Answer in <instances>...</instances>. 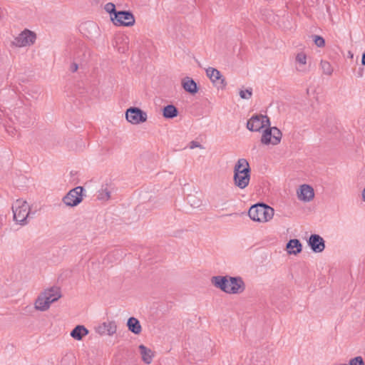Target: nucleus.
Instances as JSON below:
<instances>
[{
	"instance_id": "b1692460",
	"label": "nucleus",
	"mask_w": 365,
	"mask_h": 365,
	"mask_svg": "<svg viewBox=\"0 0 365 365\" xmlns=\"http://www.w3.org/2000/svg\"><path fill=\"white\" fill-rule=\"evenodd\" d=\"M163 116L165 118H174L178 115V110L173 105H168L163 108Z\"/></svg>"
},
{
	"instance_id": "393cba45",
	"label": "nucleus",
	"mask_w": 365,
	"mask_h": 365,
	"mask_svg": "<svg viewBox=\"0 0 365 365\" xmlns=\"http://www.w3.org/2000/svg\"><path fill=\"white\" fill-rule=\"evenodd\" d=\"M336 365H365V361L361 356H356L350 358L346 362H341Z\"/></svg>"
},
{
	"instance_id": "1a4fd4ad",
	"label": "nucleus",
	"mask_w": 365,
	"mask_h": 365,
	"mask_svg": "<svg viewBox=\"0 0 365 365\" xmlns=\"http://www.w3.org/2000/svg\"><path fill=\"white\" fill-rule=\"evenodd\" d=\"M282 139V133L277 127H267L262 132L260 141L267 146L278 145Z\"/></svg>"
},
{
	"instance_id": "f8f14e48",
	"label": "nucleus",
	"mask_w": 365,
	"mask_h": 365,
	"mask_svg": "<svg viewBox=\"0 0 365 365\" xmlns=\"http://www.w3.org/2000/svg\"><path fill=\"white\" fill-rule=\"evenodd\" d=\"M270 125V121L267 116L256 115L250 118L247 123V128L252 132H262Z\"/></svg>"
},
{
	"instance_id": "4468645a",
	"label": "nucleus",
	"mask_w": 365,
	"mask_h": 365,
	"mask_svg": "<svg viewBox=\"0 0 365 365\" xmlns=\"http://www.w3.org/2000/svg\"><path fill=\"white\" fill-rule=\"evenodd\" d=\"M307 245L314 253H322L325 250V240L318 234H312L308 238Z\"/></svg>"
},
{
	"instance_id": "f257e3e1",
	"label": "nucleus",
	"mask_w": 365,
	"mask_h": 365,
	"mask_svg": "<svg viewBox=\"0 0 365 365\" xmlns=\"http://www.w3.org/2000/svg\"><path fill=\"white\" fill-rule=\"evenodd\" d=\"M212 284L227 294H242L246 289V284L240 276L217 275L211 278Z\"/></svg>"
},
{
	"instance_id": "2f4dec72",
	"label": "nucleus",
	"mask_w": 365,
	"mask_h": 365,
	"mask_svg": "<svg viewBox=\"0 0 365 365\" xmlns=\"http://www.w3.org/2000/svg\"><path fill=\"white\" fill-rule=\"evenodd\" d=\"M361 198L362 201L365 202V187L362 189L361 192Z\"/></svg>"
},
{
	"instance_id": "4be33fe9",
	"label": "nucleus",
	"mask_w": 365,
	"mask_h": 365,
	"mask_svg": "<svg viewBox=\"0 0 365 365\" xmlns=\"http://www.w3.org/2000/svg\"><path fill=\"white\" fill-rule=\"evenodd\" d=\"M89 334L88 329L83 325L76 326L70 333V336L76 341H81Z\"/></svg>"
},
{
	"instance_id": "a878e982",
	"label": "nucleus",
	"mask_w": 365,
	"mask_h": 365,
	"mask_svg": "<svg viewBox=\"0 0 365 365\" xmlns=\"http://www.w3.org/2000/svg\"><path fill=\"white\" fill-rule=\"evenodd\" d=\"M320 67L324 74L331 76L333 73V68L329 62L327 61H321Z\"/></svg>"
},
{
	"instance_id": "20e7f679",
	"label": "nucleus",
	"mask_w": 365,
	"mask_h": 365,
	"mask_svg": "<svg viewBox=\"0 0 365 365\" xmlns=\"http://www.w3.org/2000/svg\"><path fill=\"white\" fill-rule=\"evenodd\" d=\"M248 215L252 221L264 224L273 219L274 210L265 204H256L250 207Z\"/></svg>"
},
{
	"instance_id": "f03ea898",
	"label": "nucleus",
	"mask_w": 365,
	"mask_h": 365,
	"mask_svg": "<svg viewBox=\"0 0 365 365\" xmlns=\"http://www.w3.org/2000/svg\"><path fill=\"white\" fill-rule=\"evenodd\" d=\"M61 297L62 292L60 287L51 286L45 288L34 299V309L36 312H47L51 309L52 304L57 302Z\"/></svg>"
},
{
	"instance_id": "39448f33",
	"label": "nucleus",
	"mask_w": 365,
	"mask_h": 365,
	"mask_svg": "<svg viewBox=\"0 0 365 365\" xmlns=\"http://www.w3.org/2000/svg\"><path fill=\"white\" fill-rule=\"evenodd\" d=\"M14 220L20 225H25L31 212L30 204L24 199L20 198L12 204Z\"/></svg>"
},
{
	"instance_id": "423d86ee",
	"label": "nucleus",
	"mask_w": 365,
	"mask_h": 365,
	"mask_svg": "<svg viewBox=\"0 0 365 365\" xmlns=\"http://www.w3.org/2000/svg\"><path fill=\"white\" fill-rule=\"evenodd\" d=\"M37 40V34L35 31L29 29H24L11 41V45L16 48H29L34 46Z\"/></svg>"
},
{
	"instance_id": "473e14b6",
	"label": "nucleus",
	"mask_w": 365,
	"mask_h": 365,
	"mask_svg": "<svg viewBox=\"0 0 365 365\" xmlns=\"http://www.w3.org/2000/svg\"><path fill=\"white\" fill-rule=\"evenodd\" d=\"M361 64L363 66H365V50H364V52L362 54V58H361Z\"/></svg>"
},
{
	"instance_id": "0eeeda50",
	"label": "nucleus",
	"mask_w": 365,
	"mask_h": 365,
	"mask_svg": "<svg viewBox=\"0 0 365 365\" xmlns=\"http://www.w3.org/2000/svg\"><path fill=\"white\" fill-rule=\"evenodd\" d=\"M84 197V188L82 186H77L70 190L62 197L61 202L66 207L73 208L83 202Z\"/></svg>"
},
{
	"instance_id": "dca6fc26",
	"label": "nucleus",
	"mask_w": 365,
	"mask_h": 365,
	"mask_svg": "<svg viewBox=\"0 0 365 365\" xmlns=\"http://www.w3.org/2000/svg\"><path fill=\"white\" fill-rule=\"evenodd\" d=\"M80 31L88 38H91L99 34V26L93 21H86L80 26Z\"/></svg>"
},
{
	"instance_id": "6e6552de",
	"label": "nucleus",
	"mask_w": 365,
	"mask_h": 365,
	"mask_svg": "<svg viewBox=\"0 0 365 365\" xmlns=\"http://www.w3.org/2000/svg\"><path fill=\"white\" fill-rule=\"evenodd\" d=\"M126 121L134 125H140L147 122L148 116L147 112L138 107H130L125 112Z\"/></svg>"
},
{
	"instance_id": "a211bd4d",
	"label": "nucleus",
	"mask_w": 365,
	"mask_h": 365,
	"mask_svg": "<svg viewBox=\"0 0 365 365\" xmlns=\"http://www.w3.org/2000/svg\"><path fill=\"white\" fill-rule=\"evenodd\" d=\"M117 324L114 321H106L96 327V331L100 335L113 336L117 331Z\"/></svg>"
},
{
	"instance_id": "2eb2a0df",
	"label": "nucleus",
	"mask_w": 365,
	"mask_h": 365,
	"mask_svg": "<svg viewBox=\"0 0 365 365\" xmlns=\"http://www.w3.org/2000/svg\"><path fill=\"white\" fill-rule=\"evenodd\" d=\"M115 190V186L111 181L104 182L97 192V199L101 202H107L111 197V194Z\"/></svg>"
},
{
	"instance_id": "c756f323",
	"label": "nucleus",
	"mask_w": 365,
	"mask_h": 365,
	"mask_svg": "<svg viewBox=\"0 0 365 365\" xmlns=\"http://www.w3.org/2000/svg\"><path fill=\"white\" fill-rule=\"evenodd\" d=\"M188 148L191 150H193L195 148H200V149L203 148L202 145L199 142L195 141V140H192V141L190 142L188 144Z\"/></svg>"
},
{
	"instance_id": "9d476101",
	"label": "nucleus",
	"mask_w": 365,
	"mask_h": 365,
	"mask_svg": "<svg viewBox=\"0 0 365 365\" xmlns=\"http://www.w3.org/2000/svg\"><path fill=\"white\" fill-rule=\"evenodd\" d=\"M297 199L302 203H310L315 199L314 187L308 183L299 184L295 189Z\"/></svg>"
},
{
	"instance_id": "6ab92c4d",
	"label": "nucleus",
	"mask_w": 365,
	"mask_h": 365,
	"mask_svg": "<svg viewBox=\"0 0 365 365\" xmlns=\"http://www.w3.org/2000/svg\"><path fill=\"white\" fill-rule=\"evenodd\" d=\"M296 71L299 73L307 72V55L304 51H298L294 56Z\"/></svg>"
},
{
	"instance_id": "c85d7f7f",
	"label": "nucleus",
	"mask_w": 365,
	"mask_h": 365,
	"mask_svg": "<svg viewBox=\"0 0 365 365\" xmlns=\"http://www.w3.org/2000/svg\"><path fill=\"white\" fill-rule=\"evenodd\" d=\"M313 41L317 47L322 48L325 45L324 39L320 36H314Z\"/></svg>"
},
{
	"instance_id": "5701e85b",
	"label": "nucleus",
	"mask_w": 365,
	"mask_h": 365,
	"mask_svg": "<svg viewBox=\"0 0 365 365\" xmlns=\"http://www.w3.org/2000/svg\"><path fill=\"white\" fill-rule=\"evenodd\" d=\"M126 326L128 329L135 335H139L142 332V326L140 321L135 317H131L128 318Z\"/></svg>"
},
{
	"instance_id": "f3484780",
	"label": "nucleus",
	"mask_w": 365,
	"mask_h": 365,
	"mask_svg": "<svg viewBox=\"0 0 365 365\" xmlns=\"http://www.w3.org/2000/svg\"><path fill=\"white\" fill-rule=\"evenodd\" d=\"M138 354L145 364H150L155 357V352L151 348L141 344L137 347Z\"/></svg>"
},
{
	"instance_id": "cd10ccee",
	"label": "nucleus",
	"mask_w": 365,
	"mask_h": 365,
	"mask_svg": "<svg viewBox=\"0 0 365 365\" xmlns=\"http://www.w3.org/2000/svg\"><path fill=\"white\" fill-rule=\"evenodd\" d=\"M239 95L241 98L249 100L252 97V88L242 89L239 92Z\"/></svg>"
},
{
	"instance_id": "ddd939ff",
	"label": "nucleus",
	"mask_w": 365,
	"mask_h": 365,
	"mask_svg": "<svg viewBox=\"0 0 365 365\" xmlns=\"http://www.w3.org/2000/svg\"><path fill=\"white\" fill-rule=\"evenodd\" d=\"M206 76L218 90H224L227 86V81L221 72L213 67L205 69Z\"/></svg>"
},
{
	"instance_id": "7c9ffc66",
	"label": "nucleus",
	"mask_w": 365,
	"mask_h": 365,
	"mask_svg": "<svg viewBox=\"0 0 365 365\" xmlns=\"http://www.w3.org/2000/svg\"><path fill=\"white\" fill-rule=\"evenodd\" d=\"M78 65L77 63L76 62H72L71 64H70V66H69V70L70 71H71L72 73H75L78 71Z\"/></svg>"
},
{
	"instance_id": "7ed1b4c3",
	"label": "nucleus",
	"mask_w": 365,
	"mask_h": 365,
	"mask_svg": "<svg viewBox=\"0 0 365 365\" xmlns=\"http://www.w3.org/2000/svg\"><path fill=\"white\" fill-rule=\"evenodd\" d=\"M251 180V168L248 160L239 158L233 167L232 182L235 187L243 190L250 185Z\"/></svg>"
},
{
	"instance_id": "bb28decb",
	"label": "nucleus",
	"mask_w": 365,
	"mask_h": 365,
	"mask_svg": "<svg viewBox=\"0 0 365 365\" xmlns=\"http://www.w3.org/2000/svg\"><path fill=\"white\" fill-rule=\"evenodd\" d=\"M104 10L106 13L109 14L110 20L111 21V18L115 16V14H117L118 11L115 9V5L113 3L109 2L105 4Z\"/></svg>"
},
{
	"instance_id": "aec40b11",
	"label": "nucleus",
	"mask_w": 365,
	"mask_h": 365,
	"mask_svg": "<svg viewBox=\"0 0 365 365\" xmlns=\"http://www.w3.org/2000/svg\"><path fill=\"white\" fill-rule=\"evenodd\" d=\"M184 91L190 95H195L199 91L197 83L190 76H185L180 81Z\"/></svg>"
},
{
	"instance_id": "9b49d317",
	"label": "nucleus",
	"mask_w": 365,
	"mask_h": 365,
	"mask_svg": "<svg viewBox=\"0 0 365 365\" xmlns=\"http://www.w3.org/2000/svg\"><path fill=\"white\" fill-rule=\"evenodd\" d=\"M112 24L118 27H131L135 24L134 15L129 11H118L111 18Z\"/></svg>"
},
{
	"instance_id": "412c9836",
	"label": "nucleus",
	"mask_w": 365,
	"mask_h": 365,
	"mask_svg": "<svg viewBox=\"0 0 365 365\" xmlns=\"http://www.w3.org/2000/svg\"><path fill=\"white\" fill-rule=\"evenodd\" d=\"M285 250L287 255L297 256L302 252V244L298 239H291L287 242Z\"/></svg>"
}]
</instances>
